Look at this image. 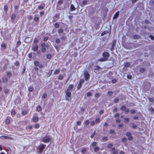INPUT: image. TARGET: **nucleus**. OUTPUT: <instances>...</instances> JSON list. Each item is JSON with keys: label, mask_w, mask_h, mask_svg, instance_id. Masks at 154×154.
I'll return each instance as SVG.
<instances>
[{"label": "nucleus", "mask_w": 154, "mask_h": 154, "mask_svg": "<svg viewBox=\"0 0 154 154\" xmlns=\"http://www.w3.org/2000/svg\"><path fill=\"white\" fill-rule=\"evenodd\" d=\"M102 55L103 57L98 59V61L104 62L107 61L108 60V58L109 56V54L108 52H103L102 54Z\"/></svg>", "instance_id": "f257e3e1"}, {"label": "nucleus", "mask_w": 154, "mask_h": 154, "mask_svg": "<svg viewBox=\"0 0 154 154\" xmlns=\"http://www.w3.org/2000/svg\"><path fill=\"white\" fill-rule=\"evenodd\" d=\"M51 139L52 138L49 135H46L45 137L42 138V141L44 143H48L51 141Z\"/></svg>", "instance_id": "f03ea898"}, {"label": "nucleus", "mask_w": 154, "mask_h": 154, "mask_svg": "<svg viewBox=\"0 0 154 154\" xmlns=\"http://www.w3.org/2000/svg\"><path fill=\"white\" fill-rule=\"evenodd\" d=\"M84 74L85 80L86 81H88L90 78V75L88 71L86 70L85 71Z\"/></svg>", "instance_id": "7ed1b4c3"}, {"label": "nucleus", "mask_w": 154, "mask_h": 154, "mask_svg": "<svg viewBox=\"0 0 154 154\" xmlns=\"http://www.w3.org/2000/svg\"><path fill=\"white\" fill-rule=\"evenodd\" d=\"M72 92V91H69L67 90L65 91V93L66 94V95L65 96L66 100L68 101L69 100V99L67 98V97H71V93Z\"/></svg>", "instance_id": "20e7f679"}, {"label": "nucleus", "mask_w": 154, "mask_h": 154, "mask_svg": "<svg viewBox=\"0 0 154 154\" xmlns=\"http://www.w3.org/2000/svg\"><path fill=\"white\" fill-rule=\"evenodd\" d=\"M84 82L85 80L84 79H80L79 82L77 86V90L81 88L82 84L84 83Z\"/></svg>", "instance_id": "39448f33"}, {"label": "nucleus", "mask_w": 154, "mask_h": 154, "mask_svg": "<svg viewBox=\"0 0 154 154\" xmlns=\"http://www.w3.org/2000/svg\"><path fill=\"white\" fill-rule=\"evenodd\" d=\"M46 145L44 144H42L38 146L39 150V152L41 153L43 151V150L45 148Z\"/></svg>", "instance_id": "423d86ee"}, {"label": "nucleus", "mask_w": 154, "mask_h": 154, "mask_svg": "<svg viewBox=\"0 0 154 154\" xmlns=\"http://www.w3.org/2000/svg\"><path fill=\"white\" fill-rule=\"evenodd\" d=\"M45 7V3H43L41 5H39L38 6V8L39 10H42Z\"/></svg>", "instance_id": "0eeeda50"}, {"label": "nucleus", "mask_w": 154, "mask_h": 154, "mask_svg": "<svg viewBox=\"0 0 154 154\" xmlns=\"http://www.w3.org/2000/svg\"><path fill=\"white\" fill-rule=\"evenodd\" d=\"M38 49V45H33L32 47V49L34 51H36Z\"/></svg>", "instance_id": "6e6552de"}, {"label": "nucleus", "mask_w": 154, "mask_h": 154, "mask_svg": "<svg viewBox=\"0 0 154 154\" xmlns=\"http://www.w3.org/2000/svg\"><path fill=\"white\" fill-rule=\"evenodd\" d=\"M74 85H73L70 84L69 85L68 88L67 89V90L69 91H72V89L73 88Z\"/></svg>", "instance_id": "1a4fd4ad"}, {"label": "nucleus", "mask_w": 154, "mask_h": 154, "mask_svg": "<svg viewBox=\"0 0 154 154\" xmlns=\"http://www.w3.org/2000/svg\"><path fill=\"white\" fill-rule=\"evenodd\" d=\"M119 11H117L114 15L113 16V19L114 20L116 19V18L118 17L119 15Z\"/></svg>", "instance_id": "9d476101"}, {"label": "nucleus", "mask_w": 154, "mask_h": 154, "mask_svg": "<svg viewBox=\"0 0 154 154\" xmlns=\"http://www.w3.org/2000/svg\"><path fill=\"white\" fill-rule=\"evenodd\" d=\"M3 82L5 84H6L8 81V79L6 77H3L2 78Z\"/></svg>", "instance_id": "9b49d317"}, {"label": "nucleus", "mask_w": 154, "mask_h": 154, "mask_svg": "<svg viewBox=\"0 0 154 154\" xmlns=\"http://www.w3.org/2000/svg\"><path fill=\"white\" fill-rule=\"evenodd\" d=\"M16 15L14 14H12L11 16V20L12 21H14L16 18Z\"/></svg>", "instance_id": "f8f14e48"}, {"label": "nucleus", "mask_w": 154, "mask_h": 154, "mask_svg": "<svg viewBox=\"0 0 154 154\" xmlns=\"http://www.w3.org/2000/svg\"><path fill=\"white\" fill-rule=\"evenodd\" d=\"M133 38L134 39H138L140 38V37L139 35H134L133 36Z\"/></svg>", "instance_id": "ddd939ff"}, {"label": "nucleus", "mask_w": 154, "mask_h": 154, "mask_svg": "<svg viewBox=\"0 0 154 154\" xmlns=\"http://www.w3.org/2000/svg\"><path fill=\"white\" fill-rule=\"evenodd\" d=\"M75 8L73 4H71L70 7V10L71 11H73L75 10Z\"/></svg>", "instance_id": "4468645a"}, {"label": "nucleus", "mask_w": 154, "mask_h": 154, "mask_svg": "<svg viewBox=\"0 0 154 154\" xmlns=\"http://www.w3.org/2000/svg\"><path fill=\"white\" fill-rule=\"evenodd\" d=\"M38 42V38H34L33 41V43L35 45H38L37 44Z\"/></svg>", "instance_id": "2eb2a0df"}, {"label": "nucleus", "mask_w": 154, "mask_h": 154, "mask_svg": "<svg viewBox=\"0 0 154 154\" xmlns=\"http://www.w3.org/2000/svg\"><path fill=\"white\" fill-rule=\"evenodd\" d=\"M63 3V1L62 0H59L57 3V6L60 5Z\"/></svg>", "instance_id": "dca6fc26"}, {"label": "nucleus", "mask_w": 154, "mask_h": 154, "mask_svg": "<svg viewBox=\"0 0 154 154\" xmlns=\"http://www.w3.org/2000/svg\"><path fill=\"white\" fill-rule=\"evenodd\" d=\"M116 40H113L112 42V45L111 46L112 47H114L116 45Z\"/></svg>", "instance_id": "f3484780"}, {"label": "nucleus", "mask_w": 154, "mask_h": 154, "mask_svg": "<svg viewBox=\"0 0 154 154\" xmlns=\"http://www.w3.org/2000/svg\"><path fill=\"white\" fill-rule=\"evenodd\" d=\"M87 151V149L85 148H82V149L81 150V153L82 154H85Z\"/></svg>", "instance_id": "a211bd4d"}, {"label": "nucleus", "mask_w": 154, "mask_h": 154, "mask_svg": "<svg viewBox=\"0 0 154 154\" xmlns=\"http://www.w3.org/2000/svg\"><path fill=\"white\" fill-rule=\"evenodd\" d=\"M60 72V70L58 69H56L55 70V72L54 73V75H57Z\"/></svg>", "instance_id": "6ab92c4d"}, {"label": "nucleus", "mask_w": 154, "mask_h": 154, "mask_svg": "<svg viewBox=\"0 0 154 154\" xmlns=\"http://www.w3.org/2000/svg\"><path fill=\"white\" fill-rule=\"evenodd\" d=\"M42 107L40 106H38L36 108V110L37 111L39 112L42 110Z\"/></svg>", "instance_id": "aec40b11"}, {"label": "nucleus", "mask_w": 154, "mask_h": 154, "mask_svg": "<svg viewBox=\"0 0 154 154\" xmlns=\"http://www.w3.org/2000/svg\"><path fill=\"white\" fill-rule=\"evenodd\" d=\"M100 69H101V68L100 66H95L94 69V70L97 71Z\"/></svg>", "instance_id": "412c9836"}, {"label": "nucleus", "mask_w": 154, "mask_h": 154, "mask_svg": "<svg viewBox=\"0 0 154 154\" xmlns=\"http://www.w3.org/2000/svg\"><path fill=\"white\" fill-rule=\"evenodd\" d=\"M149 112L152 114H154V109L153 108H151L149 109Z\"/></svg>", "instance_id": "4be33fe9"}, {"label": "nucleus", "mask_w": 154, "mask_h": 154, "mask_svg": "<svg viewBox=\"0 0 154 154\" xmlns=\"http://www.w3.org/2000/svg\"><path fill=\"white\" fill-rule=\"evenodd\" d=\"M4 9L5 11V13H7L8 11V7L7 5H5L4 6Z\"/></svg>", "instance_id": "5701e85b"}, {"label": "nucleus", "mask_w": 154, "mask_h": 154, "mask_svg": "<svg viewBox=\"0 0 154 154\" xmlns=\"http://www.w3.org/2000/svg\"><path fill=\"white\" fill-rule=\"evenodd\" d=\"M32 120L33 122H36L38 120V118L37 117H35L33 118Z\"/></svg>", "instance_id": "b1692460"}, {"label": "nucleus", "mask_w": 154, "mask_h": 154, "mask_svg": "<svg viewBox=\"0 0 154 154\" xmlns=\"http://www.w3.org/2000/svg\"><path fill=\"white\" fill-rule=\"evenodd\" d=\"M87 1L86 0H84L82 2L83 5H81V6L83 7V6L85 5H87Z\"/></svg>", "instance_id": "393cba45"}, {"label": "nucleus", "mask_w": 154, "mask_h": 154, "mask_svg": "<svg viewBox=\"0 0 154 154\" xmlns=\"http://www.w3.org/2000/svg\"><path fill=\"white\" fill-rule=\"evenodd\" d=\"M148 99L149 102H152L154 101V98L153 97L151 98V97H148Z\"/></svg>", "instance_id": "a878e982"}, {"label": "nucleus", "mask_w": 154, "mask_h": 154, "mask_svg": "<svg viewBox=\"0 0 154 154\" xmlns=\"http://www.w3.org/2000/svg\"><path fill=\"white\" fill-rule=\"evenodd\" d=\"M53 71V69H51V71L48 72V77L50 76L52 74Z\"/></svg>", "instance_id": "bb28decb"}, {"label": "nucleus", "mask_w": 154, "mask_h": 154, "mask_svg": "<svg viewBox=\"0 0 154 154\" xmlns=\"http://www.w3.org/2000/svg\"><path fill=\"white\" fill-rule=\"evenodd\" d=\"M107 32V33H109L108 31L107 30L106 31H103L101 34V36H103L104 35L106 34V33Z\"/></svg>", "instance_id": "cd10ccee"}, {"label": "nucleus", "mask_w": 154, "mask_h": 154, "mask_svg": "<svg viewBox=\"0 0 154 154\" xmlns=\"http://www.w3.org/2000/svg\"><path fill=\"white\" fill-rule=\"evenodd\" d=\"M102 140H103L102 141H107V140H108V138L107 137H103V138H102Z\"/></svg>", "instance_id": "c85d7f7f"}, {"label": "nucleus", "mask_w": 154, "mask_h": 154, "mask_svg": "<svg viewBox=\"0 0 154 154\" xmlns=\"http://www.w3.org/2000/svg\"><path fill=\"white\" fill-rule=\"evenodd\" d=\"M5 123L7 124H9L10 123V119L7 118L5 121Z\"/></svg>", "instance_id": "c756f323"}, {"label": "nucleus", "mask_w": 154, "mask_h": 154, "mask_svg": "<svg viewBox=\"0 0 154 154\" xmlns=\"http://www.w3.org/2000/svg\"><path fill=\"white\" fill-rule=\"evenodd\" d=\"M114 101L115 103H117L119 101V99L118 97H116L114 99Z\"/></svg>", "instance_id": "7c9ffc66"}, {"label": "nucleus", "mask_w": 154, "mask_h": 154, "mask_svg": "<svg viewBox=\"0 0 154 154\" xmlns=\"http://www.w3.org/2000/svg\"><path fill=\"white\" fill-rule=\"evenodd\" d=\"M54 27L56 28H58L59 27L60 25L58 23H57L55 24H54Z\"/></svg>", "instance_id": "2f4dec72"}, {"label": "nucleus", "mask_w": 154, "mask_h": 154, "mask_svg": "<svg viewBox=\"0 0 154 154\" xmlns=\"http://www.w3.org/2000/svg\"><path fill=\"white\" fill-rule=\"evenodd\" d=\"M1 46L2 48H3L5 49H6V47H7V45L5 44H2Z\"/></svg>", "instance_id": "473e14b6"}, {"label": "nucleus", "mask_w": 154, "mask_h": 154, "mask_svg": "<svg viewBox=\"0 0 154 154\" xmlns=\"http://www.w3.org/2000/svg\"><path fill=\"white\" fill-rule=\"evenodd\" d=\"M7 75L8 77H11V72H7Z\"/></svg>", "instance_id": "72a5a7b5"}, {"label": "nucleus", "mask_w": 154, "mask_h": 154, "mask_svg": "<svg viewBox=\"0 0 154 154\" xmlns=\"http://www.w3.org/2000/svg\"><path fill=\"white\" fill-rule=\"evenodd\" d=\"M21 44V42L19 40L18 41L16 47H18L19 46H20Z\"/></svg>", "instance_id": "f704fd0d"}, {"label": "nucleus", "mask_w": 154, "mask_h": 154, "mask_svg": "<svg viewBox=\"0 0 154 154\" xmlns=\"http://www.w3.org/2000/svg\"><path fill=\"white\" fill-rule=\"evenodd\" d=\"M28 89L29 92H32L33 90V88L32 86L29 87Z\"/></svg>", "instance_id": "c9c22d12"}, {"label": "nucleus", "mask_w": 154, "mask_h": 154, "mask_svg": "<svg viewBox=\"0 0 154 154\" xmlns=\"http://www.w3.org/2000/svg\"><path fill=\"white\" fill-rule=\"evenodd\" d=\"M100 149L99 147L98 146L96 147L94 149V150L95 152H97L99 151Z\"/></svg>", "instance_id": "e433bc0d"}, {"label": "nucleus", "mask_w": 154, "mask_h": 154, "mask_svg": "<svg viewBox=\"0 0 154 154\" xmlns=\"http://www.w3.org/2000/svg\"><path fill=\"white\" fill-rule=\"evenodd\" d=\"M22 114L23 116H25L27 114V112L26 110H24L22 112Z\"/></svg>", "instance_id": "4c0bfd02"}, {"label": "nucleus", "mask_w": 154, "mask_h": 154, "mask_svg": "<svg viewBox=\"0 0 154 154\" xmlns=\"http://www.w3.org/2000/svg\"><path fill=\"white\" fill-rule=\"evenodd\" d=\"M47 97V94L46 93H44L42 96V98H45Z\"/></svg>", "instance_id": "58836bf2"}, {"label": "nucleus", "mask_w": 154, "mask_h": 154, "mask_svg": "<svg viewBox=\"0 0 154 154\" xmlns=\"http://www.w3.org/2000/svg\"><path fill=\"white\" fill-rule=\"evenodd\" d=\"M126 108L125 106L124 105L121 107L120 109L121 110L123 111L126 109Z\"/></svg>", "instance_id": "ea45409f"}, {"label": "nucleus", "mask_w": 154, "mask_h": 154, "mask_svg": "<svg viewBox=\"0 0 154 154\" xmlns=\"http://www.w3.org/2000/svg\"><path fill=\"white\" fill-rule=\"evenodd\" d=\"M129 121V119L128 118H126L124 119V122L125 123H128Z\"/></svg>", "instance_id": "a19ab883"}, {"label": "nucleus", "mask_w": 154, "mask_h": 154, "mask_svg": "<svg viewBox=\"0 0 154 154\" xmlns=\"http://www.w3.org/2000/svg\"><path fill=\"white\" fill-rule=\"evenodd\" d=\"M39 62L38 61H35L34 62V65L36 66H38L39 65Z\"/></svg>", "instance_id": "79ce46f5"}, {"label": "nucleus", "mask_w": 154, "mask_h": 154, "mask_svg": "<svg viewBox=\"0 0 154 154\" xmlns=\"http://www.w3.org/2000/svg\"><path fill=\"white\" fill-rule=\"evenodd\" d=\"M127 140V139L126 137L123 138L122 139V142H126Z\"/></svg>", "instance_id": "37998d69"}, {"label": "nucleus", "mask_w": 154, "mask_h": 154, "mask_svg": "<svg viewBox=\"0 0 154 154\" xmlns=\"http://www.w3.org/2000/svg\"><path fill=\"white\" fill-rule=\"evenodd\" d=\"M63 79V76L62 75H60L58 77V79L60 80H62Z\"/></svg>", "instance_id": "c03bdc74"}, {"label": "nucleus", "mask_w": 154, "mask_h": 154, "mask_svg": "<svg viewBox=\"0 0 154 154\" xmlns=\"http://www.w3.org/2000/svg\"><path fill=\"white\" fill-rule=\"evenodd\" d=\"M40 126L39 124H36L34 125V127L36 129H38L39 128Z\"/></svg>", "instance_id": "a18cd8bd"}, {"label": "nucleus", "mask_w": 154, "mask_h": 154, "mask_svg": "<svg viewBox=\"0 0 154 154\" xmlns=\"http://www.w3.org/2000/svg\"><path fill=\"white\" fill-rule=\"evenodd\" d=\"M47 58L48 59H50L51 57V55L50 54H48L47 55Z\"/></svg>", "instance_id": "49530a36"}, {"label": "nucleus", "mask_w": 154, "mask_h": 154, "mask_svg": "<svg viewBox=\"0 0 154 154\" xmlns=\"http://www.w3.org/2000/svg\"><path fill=\"white\" fill-rule=\"evenodd\" d=\"M135 110L134 109H132L131 110V113L133 114H134L135 113Z\"/></svg>", "instance_id": "de8ad7c7"}, {"label": "nucleus", "mask_w": 154, "mask_h": 154, "mask_svg": "<svg viewBox=\"0 0 154 154\" xmlns=\"http://www.w3.org/2000/svg\"><path fill=\"white\" fill-rule=\"evenodd\" d=\"M148 37L150 38L151 40H154V36L152 35H149Z\"/></svg>", "instance_id": "09e8293b"}, {"label": "nucleus", "mask_w": 154, "mask_h": 154, "mask_svg": "<svg viewBox=\"0 0 154 154\" xmlns=\"http://www.w3.org/2000/svg\"><path fill=\"white\" fill-rule=\"evenodd\" d=\"M41 51L43 52H45L46 51V48L45 47L42 48L41 49Z\"/></svg>", "instance_id": "8fccbe9b"}, {"label": "nucleus", "mask_w": 154, "mask_h": 154, "mask_svg": "<svg viewBox=\"0 0 154 154\" xmlns=\"http://www.w3.org/2000/svg\"><path fill=\"white\" fill-rule=\"evenodd\" d=\"M63 30L62 29H59L58 30V32L59 33H61L63 32Z\"/></svg>", "instance_id": "3c124183"}, {"label": "nucleus", "mask_w": 154, "mask_h": 154, "mask_svg": "<svg viewBox=\"0 0 154 154\" xmlns=\"http://www.w3.org/2000/svg\"><path fill=\"white\" fill-rule=\"evenodd\" d=\"M145 71V69L144 68H141L140 69V72L141 73H143Z\"/></svg>", "instance_id": "603ef678"}, {"label": "nucleus", "mask_w": 154, "mask_h": 154, "mask_svg": "<svg viewBox=\"0 0 154 154\" xmlns=\"http://www.w3.org/2000/svg\"><path fill=\"white\" fill-rule=\"evenodd\" d=\"M39 20V18L38 17H35L34 18V20L35 22H37V21H38Z\"/></svg>", "instance_id": "864d4df0"}, {"label": "nucleus", "mask_w": 154, "mask_h": 154, "mask_svg": "<svg viewBox=\"0 0 154 154\" xmlns=\"http://www.w3.org/2000/svg\"><path fill=\"white\" fill-rule=\"evenodd\" d=\"M11 115H14L16 114V112H15V111L13 110H11Z\"/></svg>", "instance_id": "5fc2aeb1"}, {"label": "nucleus", "mask_w": 154, "mask_h": 154, "mask_svg": "<svg viewBox=\"0 0 154 154\" xmlns=\"http://www.w3.org/2000/svg\"><path fill=\"white\" fill-rule=\"evenodd\" d=\"M95 131H94V132L91 135V138H93V137H94L95 134Z\"/></svg>", "instance_id": "6e6d98bb"}, {"label": "nucleus", "mask_w": 154, "mask_h": 154, "mask_svg": "<svg viewBox=\"0 0 154 154\" xmlns=\"http://www.w3.org/2000/svg\"><path fill=\"white\" fill-rule=\"evenodd\" d=\"M130 65V64L129 63H127L125 65V67H128Z\"/></svg>", "instance_id": "4d7b16f0"}, {"label": "nucleus", "mask_w": 154, "mask_h": 154, "mask_svg": "<svg viewBox=\"0 0 154 154\" xmlns=\"http://www.w3.org/2000/svg\"><path fill=\"white\" fill-rule=\"evenodd\" d=\"M95 122L97 124L100 122L99 119V118H97L96 119Z\"/></svg>", "instance_id": "13d9d810"}, {"label": "nucleus", "mask_w": 154, "mask_h": 154, "mask_svg": "<svg viewBox=\"0 0 154 154\" xmlns=\"http://www.w3.org/2000/svg\"><path fill=\"white\" fill-rule=\"evenodd\" d=\"M32 53H30L28 54V57L30 59H32Z\"/></svg>", "instance_id": "bf43d9fd"}, {"label": "nucleus", "mask_w": 154, "mask_h": 154, "mask_svg": "<svg viewBox=\"0 0 154 154\" xmlns=\"http://www.w3.org/2000/svg\"><path fill=\"white\" fill-rule=\"evenodd\" d=\"M126 135L127 136L129 137L131 136V134L130 132H127L126 134Z\"/></svg>", "instance_id": "052dcab7"}, {"label": "nucleus", "mask_w": 154, "mask_h": 154, "mask_svg": "<svg viewBox=\"0 0 154 154\" xmlns=\"http://www.w3.org/2000/svg\"><path fill=\"white\" fill-rule=\"evenodd\" d=\"M92 95V93L91 92H88L87 94V95L88 97H90Z\"/></svg>", "instance_id": "680f3d73"}, {"label": "nucleus", "mask_w": 154, "mask_h": 154, "mask_svg": "<svg viewBox=\"0 0 154 154\" xmlns=\"http://www.w3.org/2000/svg\"><path fill=\"white\" fill-rule=\"evenodd\" d=\"M14 64L16 66H19L20 65V63L19 61H16L15 63Z\"/></svg>", "instance_id": "e2e57ef3"}, {"label": "nucleus", "mask_w": 154, "mask_h": 154, "mask_svg": "<svg viewBox=\"0 0 154 154\" xmlns=\"http://www.w3.org/2000/svg\"><path fill=\"white\" fill-rule=\"evenodd\" d=\"M85 124L86 125H88L89 124V122L88 120H87L85 122Z\"/></svg>", "instance_id": "0e129e2a"}, {"label": "nucleus", "mask_w": 154, "mask_h": 154, "mask_svg": "<svg viewBox=\"0 0 154 154\" xmlns=\"http://www.w3.org/2000/svg\"><path fill=\"white\" fill-rule=\"evenodd\" d=\"M112 145L111 143H109V144H108L107 145V147L109 148H111L112 147Z\"/></svg>", "instance_id": "69168bd1"}, {"label": "nucleus", "mask_w": 154, "mask_h": 154, "mask_svg": "<svg viewBox=\"0 0 154 154\" xmlns=\"http://www.w3.org/2000/svg\"><path fill=\"white\" fill-rule=\"evenodd\" d=\"M45 43L44 42L42 43L41 44V46L42 48L45 47Z\"/></svg>", "instance_id": "338daca9"}, {"label": "nucleus", "mask_w": 154, "mask_h": 154, "mask_svg": "<svg viewBox=\"0 0 154 154\" xmlns=\"http://www.w3.org/2000/svg\"><path fill=\"white\" fill-rule=\"evenodd\" d=\"M48 39V37H44L43 39V40L44 42L46 41Z\"/></svg>", "instance_id": "774afa93"}]
</instances>
